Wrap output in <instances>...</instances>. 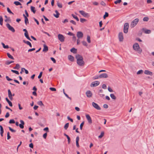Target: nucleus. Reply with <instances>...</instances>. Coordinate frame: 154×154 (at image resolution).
<instances>
[{"mask_svg":"<svg viewBox=\"0 0 154 154\" xmlns=\"http://www.w3.org/2000/svg\"><path fill=\"white\" fill-rule=\"evenodd\" d=\"M75 58L77 59V63L79 66H84L85 63L83 60V58L81 55L79 54H76L75 56Z\"/></svg>","mask_w":154,"mask_h":154,"instance_id":"1","label":"nucleus"},{"mask_svg":"<svg viewBox=\"0 0 154 154\" xmlns=\"http://www.w3.org/2000/svg\"><path fill=\"white\" fill-rule=\"evenodd\" d=\"M133 48L134 50L137 51L139 53H141L142 52V49L140 48L139 45L137 43H136L133 45Z\"/></svg>","mask_w":154,"mask_h":154,"instance_id":"2","label":"nucleus"},{"mask_svg":"<svg viewBox=\"0 0 154 154\" xmlns=\"http://www.w3.org/2000/svg\"><path fill=\"white\" fill-rule=\"evenodd\" d=\"M139 21V19L138 18L135 19L131 22L130 25V26L131 28L134 27L138 23Z\"/></svg>","mask_w":154,"mask_h":154,"instance_id":"3","label":"nucleus"},{"mask_svg":"<svg viewBox=\"0 0 154 154\" xmlns=\"http://www.w3.org/2000/svg\"><path fill=\"white\" fill-rule=\"evenodd\" d=\"M129 24L128 23H125L124 26V32L125 33H127L128 31L129 27Z\"/></svg>","mask_w":154,"mask_h":154,"instance_id":"4","label":"nucleus"},{"mask_svg":"<svg viewBox=\"0 0 154 154\" xmlns=\"http://www.w3.org/2000/svg\"><path fill=\"white\" fill-rule=\"evenodd\" d=\"M58 39L61 42H63L64 41L65 37L64 36L61 34H59L58 35Z\"/></svg>","mask_w":154,"mask_h":154,"instance_id":"5","label":"nucleus"},{"mask_svg":"<svg viewBox=\"0 0 154 154\" xmlns=\"http://www.w3.org/2000/svg\"><path fill=\"white\" fill-rule=\"evenodd\" d=\"M77 36L78 38H82L83 36V33L81 31H79L77 32Z\"/></svg>","mask_w":154,"mask_h":154,"instance_id":"6","label":"nucleus"},{"mask_svg":"<svg viewBox=\"0 0 154 154\" xmlns=\"http://www.w3.org/2000/svg\"><path fill=\"white\" fill-rule=\"evenodd\" d=\"M6 26L11 31L13 32H15V30L14 29L13 27L11 26L9 23L6 24Z\"/></svg>","mask_w":154,"mask_h":154,"instance_id":"7","label":"nucleus"},{"mask_svg":"<svg viewBox=\"0 0 154 154\" xmlns=\"http://www.w3.org/2000/svg\"><path fill=\"white\" fill-rule=\"evenodd\" d=\"M118 37L119 41L120 42H122L124 38L123 33L122 32H120L118 35Z\"/></svg>","mask_w":154,"mask_h":154,"instance_id":"8","label":"nucleus"},{"mask_svg":"<svg viewBox=\"0 0 154 154\" xmlns=\"http://www.w3.org/2000/svg\"><path fill=\"white\" fill-rule=\"evenodd\" d=\"M92 105L94 108L97 110H100L101 109L99 105L97 103L94 102L92 103Z\"/></svg>","mask_w":154,"mask_h":154,"instance_id":"9","label":"nucleus"},{"mask_svg":"<svg viewBox=\"0 0 154 154\" xmlns=\"http://www.w3.org/2000/svg\"><path fill=\"white\" fill-rule=\"evenodd\" d=\"M79 13L82 15L84 17H88L89 16V14L88 13H85L84 11H79Z\"/></svg>","mask_w":154,"mask_h":154,"instance_id":"10","label":"nucleus"},{"mask_svg":"<svg viewBox=\"0 0 154 154\" xmlns=\"http://www.w3.org/2000/svg\"><path fill=\"white\" fill-rule=\"evenodd\" d=\"M100 84V82L98 81H96L91 83V87L96 86Z\"/></svg>","mask_w":154,"mask_h":154,"instance_id":"11","label":"nucleus"},{"mask_svg":"<svg viewBox=\"0 0 154 154\" xmlns=\"http://www.w3.org/2000/svg\"><path fill=\"white\" fill-rule=\"evenodd\" d=\"M86 117L87 118L88 123L90 124H91L92 123V120L90 116L88 114L86 115Z\"/></svg>","mask_w":154,"mask_h":154,"instance_id":"12","label":"nucleus"},{"mask_svg":"<svg viewBox=\"0 0 154 154\" xmlns=\"http://www.w3.org/2000/svg\"><path fill=\"white\" fill-rule=\"evenodd\" d=\"M142 30L145 34H149L151 32V31L150 30L147 29L146 28H143Z\"/></svg>","mask_w":154,"mask_h":154,"instance_id":"13","label":"nucleus"},{"mask_svg":"<svg viewBox=\"0 0 154 154\" xmlns=\"http://www.w3.org/2000/svg\"><path fill=\"white\" fill-rule=\"evenodd\" d=\"M99 77L100 78H106L108 77V75L106 73H103L100 75Z\"/></svg>","mask_w":154,"mask_h":154,"instance_id":"14","label":"nucleus"},{"mask_svg":"<svg viewBox=\"0 0 154 154\" xmlns=\"http://www.w3.org/2000/svg\"><path fill=\"white\" fill-rule=\"evenodd\" d=\"M8 96L11 100H12L13 98L12 97V94H11V91L10 89L8 90Z\"/></svg>","mask_w":154,"mask_h":154,"instance_id":"15","label":"nucleus"},{"mask_svg":"<svg viewBox=\"0 0 154 154\" xmlns=\"http://www.w3.org/2000/svg\"><path fill=\"white\" fill-rule=\"evenodd\" d=\"M87 97H91L92 95L91 92L90 91H87L86 93Z\"/></svg>","mask_w":154,"mask_h":154,"instance_id":"16","label":"nucleus"},{"mask_svg":"<svg viewBox=\"0 0 154 154\" xmlns=\"http://www.w3.org/2000/svg\"><path fill=\"white\" fill-rule=\"evenodd\" d=\"M20 122L21 124L19 125V127L23 129L24 128V125L25 124L24 122L22 120H20Z\"/></svg>","mask_w":154,"mask_h":154,"instance_id":"17","label":"nucleus"},{"mask_svg":"<svg viewBox=\"0 0 154 154\" xmlns=\"http://www.w3.org/2000/svg\"><path fill=\"white\" fill-rule=\"evenodd\" d=\"M23 16L25 19V23L26 25H27V24H29V22L28 19L27 17L24 14H23Z\"/></svg>","mask_w":154,"mask_h":154,"instance_id":"18","label":"nucleus"},{"mask_svg":"<svg viewBox=\"0 0 154 154\" xmlns=\"http://www.w3.org/2000/svg\"><path fill=\"white\" fill-rule=\"evenodd\" d=\"M68 59L70 61L72 62L74 60V57L71 55H69L68 56Z\"/></svg>","mask_w":154,"mask_h":154,"instance_id":"19","label":"nucleus"},{"mask_svg":"<svg viewBox=\"0 0 154 154\" xmlns=\"http://www.w3.org/2000/svg\"><path fill=\"white\" fill-rule=\"evenodd\" d=\"M79 137L78 136H77L76 139V146L78 148L79 147Z\"/></svg>","mask_w":154,"mask_h":154,"instance_id":"20","label":"nucleus"},{"mask_svg":"<svg viewBox=\"0 0 154 154\" xmlns=\"http://www.w3.org/2000/svg\"><path fill=\"white\" fill-rule=\"evenodd\" d=\"M144 73L146 75H152V72L149 70H145L144 71Z\"/></svg>","mask_w":154,"mask_h":154,"instance_id":"21","label":"nucleus"},{"mask_svg":"<svg viewBox=\"0 0 154 154\" xmlns=\"http://www.w3.org/2000/svg\"><path fill=\"white\" fill-rule=\"evenodd\" d=\"M48 50V47L45 45H44V48L43 50V51L46 52Z\"/></svg>","mask_w":154,"mask_h":154,"instance_id":"22","label":"nucleus"},{"mask_svg":"<svg viewBox=\"0 0 154 154\" xmlns=\"http://www.w3.org/2000/svg\"><path fill=\"white\" fill-rule=\"evenodd\" d=\"M70 51L72 53L75 54H76L77 52V49L75 48H73L71 49Z\"/></svg>","mask_w":154,"mask_h":154,"instance_id":"23","label":"nucleus"},{"mask_svg":"<svg viewBox=\"0 0 154 154\" xmlns=\"http://www.w3.org/2000/svg\"><path fill=\"white\" fill-rule=\"evenodd\" d=\"M0 134L2 137H3V133L4 132V130L3 127L2 125H0Z\"/></svg>","mask_w":154,"mask_h":154,"instance_id":"24","label":"nucleus"},{"mask_svg":"<svg viewBox=\"0 0 154 154\" xmlns=\"http://www.w3.org/2000/svg\"><path fill=\"white\" fill-rule=\"evenodd\" d=\"M23 41L24 43H26V44H27V45H29V46L30 47H32V45L28 41H26L25 40H23Z\"/></svg>","mask_w":154,"mask_h":154,"instance_id":"25","label":"nucleus"},{"mask_svg":"<svg viewBox=\"0 0 154 154\" xmlns=\"http://www.w3.org/2000/svg\"><path fill=\"white\" fill-rule=\"evenodd\" d=\"M55 12L56 13V14H54V16L57 18H58L59 17V16L60 15L59 13L58 12L57 10H55Z\"/></svg>","mask_w":154,"mask_h":154,"instance_id":"26","label":"nucleus"},{"mask_svg":"<svg viewBox=\"0 0 154 154\" xmlns=\"http://www.w3.org/2000/svg\"><path fill=\"white\" fill-rule=\"evenodd\" d=\"M64 135L68 139V144H69L70 142V141H71V140H70V138L67 134H66L65 133L64 134Z\"/></svg>","mask_w":154,"mask_h":154,"instance_id":"27","label":"nucleus"},{"mask_svg":"<svg viewBox=\"0 0 154 154\" xmlns=\"http://www.w3.org/2000/svg\"><path fill=\"white\" fill-rule=\"evenodd\" d=\"M24 35L26 38L30 41H32L30 38L29 36L28 32H25Z\"/></svg>","mask_w":154,"mask_h":154,"instance_id":"28","label":"nucleus"},{"mask_svg":"<svg viewBox=\"0 0 154 154\" xmlns=\"http://www.w3.org/2000/svg\"><path fill=\"white\" fill-rule=\"evenodd\" d=\"M5 100L6 101L8 102V103L9 104V106H12V103L8 100L7 97L6 98Z\"/></svg>","mask_w":154,"mask_h":154,"instance_id":"29","label":"nucleus"},{"mask_svg":"<svg viewBox=\"0 0 154 154\" xmlns=\"http://www.w3.org/2000/svg\"><path fill=\"white\" fill-rule=\"evenodd\" d=\"M103 90L102 89L99 90V95L101 97H103L104 96V94H103Z\"/></svg>","mask_w":154,"mask_h":154,"instance_id":"30","label":"nucleus"},{"mask_svg":"<svg viewBox=\"0 0 154 154\" xmlns=\"http://www.w3.org/2000/svg\"><path fill=\"white\" fill-rule=\"evenodd\" d=\"M31 10L34 14H35V13L36 11L35 10V8L34 7L31 6Z\"/></svg>","mask_w":154,"mask_h":154,"instance_id":"31","label":"nucleus"},{"mask_svg":"<svg viewBox=\"0 0 154 154\" xmlns=\"http://www.w3.org/2000/svg\"><path fill=\"white\" fill-rule=\"evenodd\" d=\"M20 68V65L19 64H17L16 66L13 68L14 69H18Z\"/></svg>","mask_w":154,"mask_h":154,"instance_id":"32","label":"nucleus"},{"mask_svg":"<svg viewBox=\"0 0 154 154\" xmlns=\"http://www.w3.org/2000/svg\"><path fill=\"white\" fill-rule=\"evenodd\" d=\"M7 55L8 57L9 58L12 60H14V58L9 53H7Z\"/></svg>","mask_w":154,"mask_h":154,"instance_id":"33","label":"nucleus"},{"mask_svg":"<svg viewBox=\"0 0 154 154\" xmlns=\"http://www.w3.org/2000/svg\"><path fill=\"white\" fill-rule=\"evenodd\" d=\"M37 104L38 105L41 106H44V104L43 103L42 101H39L37 102Z\"/></svg>","mask_w":154,"mask_h":154,"instance_id":"34","label":"nucleus"},{"mask_svg":"<svg viewBox=\"0 0 154 154\" xmlns=\"http://www.w3.org/2000/svg\"><path fill=\"white\" fill-rule=\"evenodd\" d=\"M72 16L77 21H79V19L77 16L73 14H72Z\"/></svg>","mask_w":154,"mask_h":154,"instance_id":"35","label":"nucleus"},{"mask_svg":"<svg viewBox=\"0 0 154 154\" xmlns=\"http://www.w3.org/2000/svg\"><path fill=\"white\" fill-rule=\"evenodd\" d=\"M14 4L16 5H21V3L18 1H15L14 2Z\"/></svg>","mask_w":154,"mask_h":154,"instance_id":"36","label":"nucleus"},{"mask_svg":"<svg viewBox=\"0 0 154 154\" xmlns=\"http://www.w3.org/2000/svg\"><path fill=\"white\" fill-rule=\"evenodd\" d=\"M87 39L88 43H90L91 42L90 37L89 35H88L87 36Z\"/></svg>","mask_w":154,"mask_h":154,"instance_id":"37","label":"nucleus"},{"mask_svg":"<svg viewBox=\"0 0 154 154\" xmlns=\"http://www.w3.org/2000/svg\"><path fill=\"white\" fill-rule=\"evenodd\" d=\"M3 19L2 16H0V24L1 25H3Z\"/></svg>","mask_w":154,"mask_h":154,"instance_id":"38","label":"nucleus"},{"mask_svg":"<svg viewBox=\"0 0 154 154\" xmlns=\"http://www.w3.org/2000/svg\"><path fill=\"white\" fill-rule=\"evenodd\" d=\"M110 96L111 97V98L112 99H113L114 100H116V97L113 94H110Z\"/></svg>","mask_w":154,"mask_h":154,"instance_id":"39","label":"nucleus"},{"mask_svg":"<svg viewBox=\"0 0 154 154\" xmlns=\"http://www.w3.org/2000/svg\"><path fill=\"white\" fill-rule=\"evenodd\" d=\"M1 44L2 45L3 47L4 48H9V46L8 45H5V44L3 42H2Z\"/></svg>","mask_w":154,"mask_h":154,"instance_id":"40","label":"nucleus"},{"mask_svg":"<svg viewBox=\"0 0 154 154\" xmlns=\"http://www.w3.org/2000/svg\"><path fill=\"white\" fill-rule=\"evenodd\" d=\"M69 123H67L65 125H64V128L65 130L67 129V128H68V127H69Z\"/></svg>","mask_w":154,"mask_h":154,"instance_id":"41","label":"nucleus"},{"mask_svg":"<svg viewBox=\"0 0 154 154\" xmlns=\"http://www.w3.org/2000/svg\"><path fill=\"white\" fill-rule=\"evenodd\" d=\"M122 2V0H116L114 2V3L115 4H117L118 3L119 4Z\"/></svg>","mask_w":154,"mask_h":154,"instance_id":"42","label":"nucleus"},{"mask_svg":"<svg viewBox=\"0 0 154 154\" xmlns=\"http://www.w3.org/2000/svg\"><path fill=\"white\" fill-rule=\"evenodd\" d=\"M104 132H102L100 134V135L98 136V138H101L104 135Z\"/></svg>","mask_w":154,"mask_h":154,"instance_id":"43","label":"nucleus"},{"mask_svg":"<svg viewBox=\"0 0 154 154\" xmlns=\"http://www.w3.org/2000/svg\"><path fill=\"white\" fill-rule=\"evenodd\" d=\"M11 71L12 72L17 74V75H19V72L17 71L13 70V69H11Z\"/></svg>","mask_w":154,"mask_h":154,"instance_id":"44","label":"nucleus"},{"mask_svg":"<svg viewBox=\"0 0 154 154\" xmlns=\"http://www.w3.org/2000/svg\"><path fill=\"white\" fill-rule=\"evenodd\" d=\"M82 42L83 45L85 46H88V44L85 41H83Z\"/></svg>","mask_w":154,"mask_h":154,"instance_id":"45","label":"nucleus"},{"mask_svg":"<svg viewBox=\"0 0 154 154\" xmlns=\"http://www.w3.org/2000/svg\"><path fill=\"white\" fill-rule=\"evenodd\" d=\"M149 18L148 17H145L143 19L144 21H147L149 20Z\"/></svg>","mask_w":154,"mask_h":154,"instance_id":"46","label":"nucleus"},{"mask_svg":"<svg viewBox=\"0 0 154 154\" xmlns=\"http://www.w3.org/2000/svg\"><path fill=\"white\" fill-rule=\"evenodd\" d=\"M84 122H83L80 124V129L81 130H82V127H83V126L84 125Z\"/></svg>","mask_w":154,"mask_h":154,"instance_id":"47","label":"nucleus"},{"mask_svg":"<svg viewBox=\"0 0 154 154\" xmlns=\"http://www.w3.org/2000/svg\"><path fill=\"white\" fill-rule=\"evenodd\" d=\"M109 16V14L108 13L106 12L105 14L103 16V18L105 19L106 17H108Z\"/></svg>","mask_w":154,"mask_h":154,"instance_id":"48","label":"nucleus"},{"mask_svg":"<svg viewBox=\"0 0 154 154\" xmlns=\"http://www.w3.org/2000/svg\"><path fill=\"white\" fill-rule=\"evenodd\" d=\"M7 10L9 13L14 14V13L12 12L9 8L8 7L7 8Z\"/></svg>","mask_w":154,"mask_h":154,"instance_id":"49","label":"nucleus"},{"mask_svg":"<svg viewBox=\"0 0 154 154\" xmlns=\"http://www.w3.org/2000/svg\"><path fill=\"white\" fill-rule=\"evenodd\" d=\"M15 123V122L14 121V120L12 119H11L9 122V123L10 124H14Z\"/></svg>","mask_w":154,"mask_h":154,"instance_id":"50","label":"nucleus"},{"mask_svg":"<svg viewBox=\"0 0 154 154\" xmlns=\"http://www.w3.org/2000/svg\"><path fill=\"white\" fill-rule=\"evenodd\" d=\"M143 72V71L142 70H139V71H138L137 72V74H142Z\"/></svg>","mask_w":154,"mask_h":154,"instance_id":"51","label":"nucleus"},{"mask_svg":"<svg viewBox=\"0 0 154 154\" xmlns=\"http://www.w3.org/2000/svg\"><path fill=\"white\" fill-rule=\"evenodd\" d=\"M57 5L60 8H62V4L61 3H59V2L57 3Z\"/></svg>","mask_w":154,"mask_h":154,"instance_id":"52","label":"nucleus"},{"mask_svg":"<svg viewBox=\"0 0 154 154\" xmlns=\"http://www.w3.org/2000/svg\"><path fill=\"white\" fill-rule=\"evenodd\" d=\"M9 130L13 132H15L16 131V130L11 128L10 127H9Z\"/></svg>","mask_w":154,"mask_h":154,"instance_id":"53","label":"nucleus"},{"mask_svg":"<svg viewBox=\"0 0 154 154\" xmlns=\"http://www.w3.org/2000/svg\"><path fill=\"white\" fill-rule=\"evenodd\" d=\"M86 20L85 19H84L83 18H81L80 19V21L82 23H84V22L86 21Z\"/></svg>","mask_w":154,"mask_h":154,"instance_id":"54","label":"nucleus"},{"mask_svg":"<svg viewBox=\"0 0 154 154\" xmlns=\"http://www.w3.org/2000/svg\"><path fill=\"white\" fill-rule=\"evenodd\" d=\"M14 62V61H7L6 63V64L7 65H9L10 64H11V63H13Z\"/></svg>","mask_w":154,"mask_h":154,"instance_id":"55","label":"nucleus"},{"mask_svg":"<svg viewBox=\"0 0 154 154\" xmlns=\"http://www.w3.org/2000/svg\"><path fill=\"white\" fill-rule=\"evenodd\" d=\"M11 136L10 135V133L8 132L7 133V139L9 140L11 138Z\"/></svg>","mask_w":154,"mask_h":154,"instance_id":"56","label":"nucleus"},{"mask_svg":"<svg viewBox=\"0 0 154 154\" xmlns=\"http://www.w3.org/2000/svg\"><path fill=\"white\" fill-rule=\"evenodd\" d=\"M42 73L43 72H41L40 73L39 75L38 76V79H40L42 77Z\"/></svg>","mask_w":154,"mask_h":154,"instance_id":"57","label":"nucleus"},{"mask_svg":"<svg viewBox=\"0 0 154 154\" xmlns=\"http://www.w3.org/2000/svg\"><path fill=\"white\" fill-rule=\"evenodd\" d=\"M49 89L52 91H56V88H50Z\"/></svg>","mask_w":154,"mask_h":154,"instance_id":"58","label":"nucleus"},{"mask_svg":"<svg viewBox=\"0 0 154 154\" xmlns=\"http://www.w3.org/2000/svg\"><path fill=\"white\" fill-rule=\"evenodd\" d=\"M6 78L7 80L8 81H9L12 80V79L9 78V77H8V76H6Z\"/></svg>","mask_w":154,"mask_h":154,"instance_id":"59","label":"nucleus"},{"mask_svg":"<svg viewBox=\"0 0 154 154\" xmlns=\"http://www.w3.org/2000/svg\"><path fill=\"white\" fill-rule=\"evenodd\" d=\"M76 37L75 36V35L74 34L73 35L72 37V40L73 41H74V42H75L76 40Z\"/></svg>","mask_w":154,"mask_h":154,"instance_id":"60","label":"nucleus"},{"mask_svg":"<svg viewBox=\"0 0 154 154\" xmlns=\"http://www.w3.org/2000/svg\"><path fill=\"white\" fill-rule=\"evenodd\" d=\"M51 59L52 61L54 63H56V60L53 57H51Z\"/></svg>","mask_w":154,"mask_h":154,"instance_id":"61","label":"nucleus"},{"mask_svg":"<svg viewBox=\"0 0 154 154\" xmlns=\"http://www.w3.org/2000/svg\"><path fill=\"white\" fill-rule=\"evenodd\" d=\"M67 118L69 120H70L71 122H73V119H72L70 118L69 116H67Z\"/></svg>","mask_w":154,"mask_h":154,"instance_id":"62","label":"nucleus"},{"mask_svg":"<svg viewBox=\"0 0 154 154\" xmlns=\"http://www.w3.org/2000/svg\"><path fill=\"white\" fill-rule=\"evenodd\" d=\"M70 22L72 23L74 25H76V23L75 21H74L73 20H71L70 21Z\"/></svg>","mask_w":154,"mask_h":154,"instance_id":"63","label":"nucleus"},{"mask_svg":"<svg viewBox=\"0 0 154 154\" xmlns=\"http://www.w3.org/2000/svg\"><path fill=\"white\" fill-rule=\"evenodd\" d=\"M43 130L45 131H46L47 132H49V129L48 127H46L44 128Z\"/></svg>","mask_w":154,"mask_h":154,"instance_id":"64","label":"nucleus"}]
</instances>
